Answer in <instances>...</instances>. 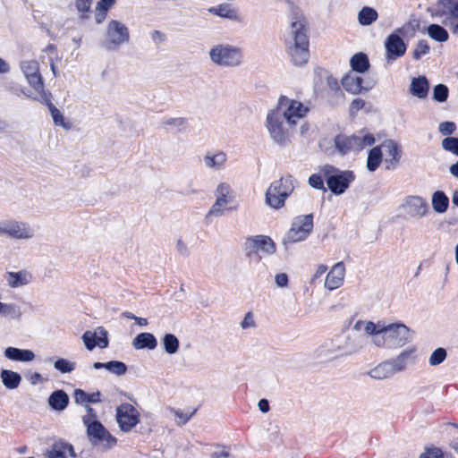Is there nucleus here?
Here are the masks:
<instances>
[{"mask_svg":"<svg viewBox=\"0 0 458 458\" xmlns=\"http://www.w3.org/2000/svg\"><path fill=\"white\" fill-rule=\"evenodd\" d=\"M354 329L363 331L370 336L371 343L377 347H397L405 344L410 338V330L403 324H388L382 322L359 320Z\"/></svg>","mask_w":458,"mask_h":458,"instance_id":"1","label":"nucleus"},{"mask_svg":"<svg viewBox=\"0 0 458 458\" xmlns=\"http://www.w3.org/2000/svg\"><path fill=\"white\" fill-rule=\"evenodd\" d=\"M308 23L305 18L297 17L291 22L284 44L291 63L295 66L306 64L310 58Z\"/></svg>","mask_w":458,"mask_h":458,"instance_id":"2","label":"nucleus"},{"mask_svg":"<svg viewBox=\"0 0 458 458\" xmlns=\"http://www.w3.org/2000/svg\"><path fill=\"white\" fill-rule=\"evenodd\" d=\"M21 70L32 89V91L26 96L40 103L48 101V94L45 90V85L40 73L39 64L35 60H25L20 64Z\"/></svg>","mask_w":458,"mask_h":458,"instance_id":"3","label":"nucleus"},{"mask_svg":"<svg viewBox=\"0 0 458 458\" xmlns=\"http://www.w3.org/2000/svg\"><path fill=\"white\" fill-rule=\"evenodd\" d=\"M357 348L351 343L347 335H335L324 341L317 349V356L324 360H330L339 357L351 355Z\"/></svg>","mask_w":458,"mask_h":458,"instance_id":"4","label":"nucleus"},{"mask_svg":"<svg viewBox=\"0 0 458 458\" xmlns=\"http://www.w3.org/2000/svg\"><path fill=\"white\" fill-rule=\"evenodd\" d=\"M208 56L211 62L219 67L233 68L242 64L243 53L239 47L221 43L209 49Z\"/></svg>","mask_w":458,"mask_h":458,"instance_id":"5","label":"nucleus"},{"mask_svg":"<svg viewBox=\"0 0 458 458\" xmlns=\"http://www.w3.org/2000/svg\"><path fill=\"white\" fill-rule=\"evenodd\" d=\"M274 110L284 118L289 126L295 128L307 115L310 108L298 100L282 96Z\"/></svg>","mask_w":458,"mask_h":458,"instance_id":"6","label":"nucleus"},{"mask_svg":"<svg viewBox=\"0 0 458 458\" xmlns=\"http://www.w3.org/2000/svg\"><path fill=\"white\" fill-rule=\"evenodd\" d=\"M293 189V180L290 175L273 182L266 193L267 204L275 209L283 208Z\"/></svg>","mask_w":458,"mask_h":458,"instance_id":"7","label":"nucleus"},{"mask_svg":"<svg viewBox=\"0 0 458 458\" xmlns=\"http://www.w3.org/2000/svg\"><path fill=\"white\" fill-rule=\"evenodd\" d=\"M266 127L272 140L279 145H285L290 142L294 130L275 110L268 112Z\"/></svg>","mask_w":458,"mask_h":458,"instance_id":"8","label":"nucleus"},{"mask_svg":"<svg viewBox=\"0 0 458 458\" xmlns=\"http://www.w3.org/2000/svg\"><path fill=\"white\" fill-rule=\"evenodd\" d=\"M129 41L130 31L126 25L117 20H111L106 29L103 41L104 47L109 51H114Z\"/></svg>","mask_w":458,"mask_h":458,"instance_id":"9","label":"nucleus"},{"mask_svg":"<svg viewBox=\"0 0 458 458\" xmlns=\"http://www.w3.org/2000/svg\"><path fill=\"white\" fill-rule=\"evenodd\" d=\"M313 228L312 215H302L293 218L291 227L284 238V243H295L307 239Z\"/></svg>","mask_w":458,"mask_h":458,"instance_id":"10","label":"nucleus"},{"mask_svg":"<svg viewBox=\"0 0 458 458\" xmlns=\"http://www.w3.org/2000/svg\"><path fill=\"white\" fill-rule=\"evenodd\" d=\"M0 235L15 240H30L34 236V230L25 222L9 219L0 222Z\"/></svg>","mask_w":458,"mask_h":458,"instance_id":"11","label":"nucleus"},{"mask_svg":"<svg viewBox=\"0 0 458 458\" xmlns=\"http://www.w3.org/2000/svg\"><path fill=\"white\" fill-rule=\"evenodd\" d=\"M327 176V183L329 190L335 194H342L349 187L354 177L352 172L335 173V170L331 165H326L323 170Z\"/></svg>","mask_w":458,"mask_h":458,"instance_id":"12","label":"nucleus"},{"mask_svg":"<svg viewBox=\"0 0 458 458\" xmlns=\"http://www.w3.org/2000/svg\"><path fill=\"white\" fill-rule=\"evenodd\" d=\"M406 32V27L403 26L395 30V31L390 34L385 41L386 47V58L387 63H392L398 57H401L404 55L406 51V45L403 40L401 38V36H403Z\"/></svg>","mask_w":458,"mask_h":458,"instance_id":"13","label":"nucleus"},{"mask_svg":"<svg viewBox=\"0 0 458 458\" xmlns=\"http://www.w3.org/2000/svg\"><path fill=\"white\" fill-rule=\"evenodd\" d=\"M216 201L211 206L208 216H220L224 214L225 207L233 200V191L229 183L220 182L215 190Z\"/></svg>","mask_w":458,"mask_h":458,"instance_id":"14","label":"nucleus"},{"mask_svg":"<svg viewBox=\"0 0 458 458\" xmlns=\"http://www.w3.org/2000/svg\"><path fill=\"white\" fill-rule=\"evenodd\" d=\"M87 434L93 445L99 446L105 450L114 447L117 443L116 438L100 422L89 425Z\"/></svg>","mask_w":458,"mask_h":458,"instance_id":"15","label":"nucleus"},{"mask_svg":"<svg viewBox=\"0 0 458 458\" xmlns=\"http://www.w3.org/2000/svg\"><path fill=\"white\" fill-rule=\"evenodd\" d=\"M117 423L123 432L131 431L140 422V412L130 403H122L116 409Z\"/></svg>","mask_w":458,"mask_h":458,"instance_id":"16","label":"nucleus"},{"mask_svg":"<svg viewBox=\"0 0 458 458\" xmlns=\"http://www.w3.org/2000/svg\"><path fill=\"white\" fill-rule=\"evenodd\" d=\"M244 250L249 257L258 251L273 254L276 251V245L268 236L256 235L246 239Z\"/></svg>","mask_w":458,"mask_h":458,"instance_id":"17","label":"nucleus"},{"mask_svg":"<svg viewBox=\"0 0 458 458\" xmlns=\"http://www.w3.org/2000/svg\"><path fill=\"white\" fill-rule=\"evenodd\" d=\"M403 207L409 216L416 219L424 217L429 212L427 200L420 196L406 197Z\"/></svg>","mask_w":458,"mask_h":458,"instance_id":"18","label":"nucleus"},{"mask_svg":"<svg viewBox=\"0 0 458 458\" xmlns=\"http://www.w3.org/2000/svg\"><path fill=\"white\" fill-rule=\"evenodd\" d=\"M81 339L89 351H92L95 347L105 349L109 343L107 331L102 327H97L94 331L87 330Z\"/></svg>","mask_w":458,"mask_h":458,"instance_id":"19","label":"nucleus"},{"mask_svg":"<svg viewBox=\"0 0 458 458\" xmlns=\"http://www.w3.org/2000/svg\"><path fill=\"white\" fill-rule=\"evenodd\" d=\"M380 147L385 151L386 157L384 162L386 168L388 170L394 169L401 159L402 151L400 145L393 140H386L382 142Z\"/></svg>","mask_w":458,"mask_h":458,"instance_id":"20","label":"nucleus"},{"mask_svg":"<svg viewBox=\"0 0 458 458\" xmlns=\"http://www.w3.org/2000/svg\"><path fill=\"white\" fill-rule=\"evenodd\" d=\"M345 267L343 262L335 264L327 272L324 286L328 291H334L340 288L344 281Z\"/></svg>","mask_w":458,"mask_h":458,"instance_id":"21","label":"nucleus"},{"mask_svg":"<svg viewBox=\"0 0 458 458\" xmlns=\"http://www.w3.org/2000/svg\"><path fill=\"white\" fill-rule=\"evenodd\" d=\"M5 280L10 287L17 288L29 284L32 280V275L27 270L7 272L5 275Z\"/></svg>","mask_w":458,"mask_h":458,"instance_id":"22","label":"nucleus"},{"mask_svg":"<svg viewBox=\"0 0 458 458\" xmlns=\"http://www.w3.org/2000/svg\"><path fill=\"white\" fill-rule=\"evenodd\" d=\"M68 454L75 456L73 447L71 444L63 441L55 442L47 452L48 458H66Z\"/></svg>","mask_w":458,"mask_h":458,"instance_id":"23","label":"nucleus"},{"mask_svg":"<svg viewBox=\"0 0 458 458\" xmlns=\"http://www.w3.org/2000/svg\"><path fill=\"white\" fill-rule=\"evenodd\" d=\"M4 356L13 361L30 362L35 359V353L27 349L7 347L4 350Z\"/></svg>","mask_w":458,"mask_h":458,"instance_id":"24","label":"nucleus"},{"mask_svg":"<svg viewBox=\"0 0 458 458\" xmlns=\"http://www.w3.org/2000/svg\"><path fill=\"white\" fill-rule=\"evenodd\" d=\"M203 161L206 167L220 170L225 165L227 156L223 151L208 152L204 156Z\"/></svg>","mask_w":458,"mask_h":458,"instance_id":"25","label":"nucleus"},{"mask_svg":"<svg viewBox=\"0 0 458 458\" xmlns=\"http://www.w3.org/2000/svg\"><path fill=\"white\" fill-rule=\"evenodd\" d=\"M352 150L358 152L362 150L368 146H371L375 142L373 134L366 130H361L357 133L352 135Z\"/></svg>","mask_w":458,"mask_h":458,"instance_id":"26","label":"nucleus"},{"mask_svg":"<svg viewBox=\"0 0 458 458\" xmlns=\"http://www.w3.org/2000/svg\"><path fill=\"white\" fill-rule=\"evenodd\" d=\"M414 348H410L400 353L395 359L389 360L394 369V373L405 369V368L414 360Z\"/></svg>","mask_w":458,"mask_h":458,"instance_id":"27","label":"nucleus"},{"mask_svg":"<svg viewBox=\"0 0 458 458\" xmlns=\"http://www.w3.org/2000/svg\"><path fill=\"white\" fill-rule=\"evenodd\" d=\"M429 85L425 76L413 78L410 85V93L419 98H425L428 93Z\"/></svg>","mask_w":458,"mask_h":458,"instance_id":"28","label":"nucleus"},{"mask_svg":"<svg viewBox=\"0 0 458 458\" xmlns=\"http://www.w3.org/2000/svg\"><path fill=\"white\" fill-rule=\"evenodd\" d=\"M208 13L217 15L221 18L228 19L231 21H240V15L234 8L228 4H222L217 6L210 7L208 9Z\"/></svg>","mask_w":458,"mask_h":458,"instance_id":"29","label":"nucleus"},{"mask_svg":"<svg viewBox=\"0 0 458 458\" xmlns=\"http://www.w3.org/2000/svg\"><path fill=\"white\" fill-rule=\"evenodd\" d=\"M157 344L156 337L150 333H140L132 340V346L136 350H154Z\"/></svg>","mask_w":458,"mask_h":458,"instance_id":"30","label":"nucleus"},{"mask_svg":"<svg viewBox=\"0 0 458 458\" xmlns=\"http://www.w3.org/2000/svg\"><path fill=\"white\" fill-rule=\"evenodd\" d=\"M342 85L347 91L352 94H359L363 89L362 79L352 72L343 78Z\"/></svg>","mask_w":458,"mask_h":458,"instance_id":"31","label":"nucleus"},{"mask_svg":"<svg viewBox=\"0 0 458 458\" xmlns=\"http://www.w3.org/2000/svg\"><path fill=\"white\" fill-rule=\"evenodd\" d=\"M0 378L3 386L9 390L18 388L21 382V376L10 369H2L0 372Z\"/></svg>","mask_w":458,"mask_h":458,"instance_id":"32","label":"nucleus"},{"mask_svg":"<svg viewBox=\"0 0 458 458\" xmlns=\"http://www.w3.org/2000/svg\"><path fill=\"white\" fill-rule=\"evenodd\" d=\"M394 369L390 361L382 362L369 370V375L375 379L382 380L394 375Z\"/></svg>","mask_w":458,"mask_h":458,"instance_id":"33","label":"nucleus"},{"mask_svg":"<svg viewBox=\"0 0 458 458\" xmlns=\"http://www.w3.org/2000/svg\"><path fill=\"white\" fill-rule=\"evenodd\" d=\"M69 403L68 394L63 390L55 391L48 399L50 407L55 411H64Z\"/></svg>","mask_w":458,"mask_h":458,"instance_id":"34","label":"nucleus"},{"mask_svg":"<svg viewBox=\"0 0 458 458\" xmlns=\"http://www.w3.org/2000/svg\"><path fill=\"white\" fill-rule=\"evenodd\" d=\"M114 4V0H99L94 10V19L97 24L102 23L107 15L108 10Z\"/></svg>","mask_w":458,"mask_h":458,"instance_id":"35","label":"nucleus"},{"mask_svg":"<svg viewBox=\"0 0 458 458\" xmlns=\"http://www.w3.org/2000/svg\"><path fill=\"white\" fill-rule=\"evenodd\" d=\"M378 18L377 12L369 6L362 7L358 13V21L362 26H369Z\"/></svg>","mask_w":458,"mask_h":458,"instance_id":"36","label":"nucleus"},{"mask_svg":"<svg viewBox=\"0 0 458 458\" xmlns=\"http://www.w3.org/2000/svg\"><path fill=\"white\" fill-rule=\"evenodd\" d=\"M94 0H74V8L79 19L88 20L92 11Z\"/></svg>","mask_w":458,"mask_h":458,"instance_id":"37","label":"nucleus"},{"mask_svg":"<svg viewBox=\"0 0 458 458\" xmlns=\"http://www.w3.org/2000/svg\"><path fill=\"white\" fill-rule=\"evenodd\" d=\"M431 203L436 212L444 213L448 208L449 199L443 191H437L433 193Z\"/></svg>","mask_w":458,"mask_h":458,"instance_id":"38","label":"nucleus"},{"mask_svg":"<svg viewBox=\"0 0 458 458\" xmlns=\"http://www.w3.org/2000/svg\"><path fill=\"white\" fill-rule=\"evenodd\" d=\"M427 34L437 42H445L449 38L447 30L438 24H430L427 27Z\"/></svg>","mask_w":458,"mask_h":458,"instance_id":"39","label":"nucleus"},{"mask_svg":"<svg viewBox=\"0 0 458 458\" xmlns=\"http://www.w3.org/2000/svg\"><path fill=\"white\" fill-rule=\"evenodd\" d=\"M74 399L77 403H98L101 402V394L99 392L88 394L81 389H76L74 391Z\"/></svg>","mask_w":458,"mask_h":458,"instance_id":"40","label":"nucleus"},{"mask_svg":"<svg viewBox=\"0 0 458 458\" xmlns=\"http://www.w3.org/2000/svg\"><path fill=\"white\" fill-rule=\"evenodd\" d=\"M352 69L358 72H364L369 67L368 56L363 53L355 54L350 61Z\"/></svg>","mask_w":458,"mask_h":458,"instance_id":"41","label":"nucleus"},{"mask_svg":"<svg viewBox=\"0 0 458 458\" xmlns=\"http://www.w3.org/2000/svg\"><path fill=\"white\" fill-rule=\"evenodd\" d=\"M382 155L380 146L374 147L370 149L367 159V167L369 171L373 172L379 166L382 161Z\"/></svg>","mask_w":458,"mask_h":458,"instance_id":"42","label":"nucleus"},{"mask_svg":"<svg viewBox=\"0 0 458 458\" xmlns=\"http://www.w3.org/2000/svg\"><path fill=\"white\" fill-rule=\"evenodd\" d=\"M335 147L342 154H346L352 150V137L340 135L335 140Z\"/></svg>","mask_w":458,"mask_h":458,"instance_id":"43","label":"nucleus"},{"mask_svg":"<svg viewBox=\"0 0 458 458\" xmlns=\"http://www.w3.org/2000/svg\"><path fill=\"white\" fill-rule=\"evenodd\" d=\"M163 344L165 352L169 354L175 353L179 349V340L173 334H166L163 338Z\"/></svg>","mask_w":458,"mask_h":458,"instance_id":"44","label":"nucleus"},{"mask_svg":"<svg viewBox=\"0 0 458 458\" xmlns=\"http://www.w3.org/2000/svg\"><path fill=\"white\" fill-rule=\"evenodd\" d=\"M48 106L49 111L51 113V115L54 120V123L56 126H62L65 129H69L70 125L65 123L64 117L61 111L57 109L48 99V101L46 103Z\"/></svg>","mask_w":458,"mask_h":458,"instance_id":"45","label":"nucleus"},{"mask_svg":"<svg viewBox=\"0 0 458 458\" xmlns=\"http://www.w3.org/2000/svg\"><path fill=\"white\" fill-rule=\"evenodd\" d=\"M54 368L61 373H72L76 369V362L61 358L55 361Z\"/></svg>","mask_w":458,"mask_h":458,"instance_id":"46","label":"nucleus"},{"mask_svg":"<svg viewBox=\"0 0 458 458\" xmlns=\"http://www.w3.org/2000/svg\"><path fill=\"white\" fill-rule=\"evenodd\" d=\"M106 369H107L109 372L115 374L117 376H123L127 371L126 365L118 360H112L106 362Z\"/></svg>","mask_w":458,"mask_h":458,"instance_id":"47","label":"nucleus"},{"mask_svg":"<svg viewBox=\"0 0 458 458\" xmlns=\"http://www.w3.org/2000/svg\"><path fill=\"white\" fill-rule=\"evenodd\" d=\"M447 13L448 16L444 21L445 25L453 24L454 21L458 20V0L449 3Z\"/></svg>","mask_w":458,"mask_h":458,"instance_id":"48","label":"nucleus"},{"mask_svg":"<svg viewBox=\"0 0 458 458\" xmlns=\"http://www.w3.org/2000/svg\"><path fill=\"white\" fill-rule=\"evenodd\" d=\"M446 351L444 348L436 349L429 357L428 362L431 366H437L442 363L446 358Z\"/></svg>","mask_w":458,"mask_h":458,"instance_id":"49","label":"nucleus"},{"mask_svg":"<svg viewBox=\"0 0 458 458\" xmlns=\"http://www.w3.org/2000/svg\"><path fill=\"white\" fill-rule=\"evenodd\" d=\"M442 148L458 157V138L447 137L442 140Z\"/></svg>","mask_w":458,"mask_h":458,"instance_id":"50","label":"nucleus"},{"mask_svg":"<svg viewBox=\"0 0 458 458\" xmlns=\"http://www.w3.org/2000/svg\"><path fill=\"white\" fill-rule=\"evenodd\" d=\"M164 124L181 130L187 127L188 120L185 117H170L164 121Z\"/></svg>","mask_w":458,"mask_h":458,"instance_id":"51","label":"nucleus"},{"mask_svg":"<svg viewBox=\"0 0 458 458\" xmlns=\"http://www.w3.org/2000/svg\"><path fill=\"white\" fill-rule=\"evenodd\" d=\"M85 410L87 411V414L82 416V422L85 425V427L87 428V431H88L89 425L98 424V423H99V421L97 420V414L91 407H89V405H86Z\"/></svg>","mask_w":458,"mask_h":458,"instance_id":"52","label":"nucleus"},{"mask_svg":"<svg viewBox=\"0 0 458 458\" xmlns=\"http://www.w3.org/2000/svg\"><path fill=\"white\" fill-rule=\"evenodd\" d=\"M448 96V89L443 84H438L434 88L433 98L438 102H444Z\"/></svg>","mask_w":458,"mask_h":458,"instance_id":"53","label":"nucleus"},{"mask_svg":"<svg viewBox=\"0 0 458 458\" xmlns=\"http://www.w3.org/2000/svg\"><path fill=\"white\" fill-rule=\"evenodd\" d=\"M429 51V46L426 40H420L415 49L413 50V58L414 59H420L422 55L428 54Z\"/></svg>","mask_w":458,"mask_h":458,"instance_id":"54","label":"nucleus"},{"mask_svg":"<svg viewBox=\"0 0 458 458\" xmlns=\"http://www.w3.org/2000/svg\"><path fill=\"white\" fill-rule=\"evenodd\" d=\"M0 315L16 317L19 315V310L13 304L0 302Z\"/></svg>","mask_w":458,"mask_h":458,"instance_id":"55","label":"nucleus"},{"mask_svg":"<svg viewBox=\"0 0 458 458\" xmlns=\"http://www.w3.org/2000/svg\"><path fill=\"white\" fill-rule=\"evenodd\" d=\"M456 129L455 123L453 122H444L438 126V131L443 135H450Z\"/></svg>","mask_w":458,"mask_h":458,"instance_id":"56","label":"nucleus"},{"mask_svg":"<svg viewBox=\"0 0 458 458\" xmlns=\"http://www.w3.org/2000/svg\"><path fill=\"white\" fill-rule=\"evenodd\" d=\"M241 327L242 329L254 328L256 327V322L254 319V315L252 312L246 313L244 318L241 322Z\"/></svg>","mask_w":458,"mask_h":458,"instance_id":"57","label":"nucleus"},{"mask_svg":"<svg viewBox=\"0 0 458 458\" xmlns=\"http://www.w3.org/2000/svg\"><path fill=\"white\" fill-rule=\"evenodd\" d=\"M176 251L182 257H188L190 255V249L182 238L176 241Z\"/></svg>","mask_w":458,"mask_h":458,"instance_id":"58","label":"nucleus"},{"mask_svg":"<svg viewBox=\"0 0 458 458\" xmlns=\"http://www.w3.org/2000/svg\"><path fill=\"white\" fill-rule=\"evenodd\" d=\"M170 411L178 419V425L185 424L192 416V413L188 414L174 409H171Z\"/></svg>","mask_w":458,"mask_h":458,"instance_id":"59","label":"nucleus"},{"mask_svg":"<svg viewBox=\"0 0 458 458\" xmlns=\"http://www.w3.org/2000/svg\"><path fill=\"white\" fill-rule=\"evenodd\" d=\"M275 283L279 288H285L288 286L289 277L285 273L276 274L275 276Z\"/></svg>","mask_w":458,"mask_h":458,"instance_id":"60","label":"nucleus"},{"mask_svg":"<svg viewBox=\"0 0 458 458\" xmlns=\"http://www.w3.org/2000/svg\"><path fill=\"white\" fill-rule=\"evenodd\" d=\"M309 182L315 189H324V181L319 174H312L309 179Z\"/></svg>","mask_w":458,"mask_h":458,"instance_id":"61","label":"nucleus"},{"mask_svg":"<svg viewBox=\"0 0 458 458\" xmlns=\"http://www.w3.org/2000/svg\"><path fill=\"white\" fill-rule=\"evenodd\" d=\"M327 272V267L324 264H319L316 267L315 272L312 276L311 281L315 282L321 278Z\"/></svg>","mask_w":458,"mask_h":458,"instance_id":"62","label":"nucleus"},{"mask_svg":"<svg viewBox=\"0 0 458 458\" xmlns=\"http://www.w3.org/2000/svg\"><path fill=\"white\" fill-rule=\"evenodd\" d=\"M365 106V102L364 100L360 99V98H356L354 99L352 103H351V106H350V113L352 114H356L358 111H360V109H362Z\"/></svg>","mask_w":458,"mask_h":458,"instance_id":"63","label":"nucleus"},{"mask_svg":"<svg viewBox=\"0 0 458 458\" xmlns=\"http://www.w3.org/2000/svg\"><path fill=\"white\" fill-rule=\"evenodd\" d=\"M420 458H442V452L439 449H428L420 455Z\"/></svg>","mask_w":458,"mask_h":458,"instance_id":"64","label":"nucleus"}]
</instances>
